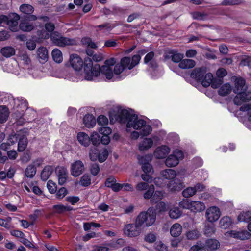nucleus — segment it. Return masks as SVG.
<instances>
[{"instance_id":"f257e3e1","label":"nucleus","mask_w":251,"mask_h":251,"mask_svg":"<svg viewBox=\"0 0 251 251\" xmlns=\"http://www.w3.org/2000/svg\"><path fill=\"white\" fill-rule=\"evenodd\" d=\"M67 67L72 68L78 75L85 74L87 80H92L98 75L105 76L108 80L115 81L118 78L115 77L113 73V66L114 64H105L100 66L99 64H66Z\"/></svg>"},{"instance_id":"f03ea898","label":"nucleus","mask_w":251,"mask_h":251,"mask_svg":"<svg viewBox=\"0 0 251 251\" xmlns=\"http://www.w3.org/2000/svg\"><path fill=\"white\" fill-rule=\"evenodd\" d=\"M130 120L126 124L127 130L129 131V128H133L135 130H140L141 136L148 135L152 130L151 126L147 125L146 122L134 114L131 117Z\"/></svg>"},{"instance_id":"7ed1b4c3","label":"nucleus","mask_w":251,"mask_h":251,"mask_svg":"<svg viewBox=\"0 0 251 251\" xmlns=\"http://www.w3.org/2000/svg\"><path fill=\"white\" fill-rule=\"evenodd\" d=\"M156 213L152 209L149 208L146 212H141L136 217V219L143 229L145 227H149L155 222Z\"/></svg>"},{"instance_id":"20e7f679","label":"nucleus","mask_w":251,"mask_h":251,"mask_svg":"<svg viewBox=\"0 0 251 251\" xmlns=\"http://www.w3.org/2000/svg\"><path fill=\"white\" fill-rule=\"evenodd\" d=\"M143 229L136 219L134 223L126 224L125 226L123 231L125 235L128 237H135L139 236Z\"/></svg>"},{"instance_id":"39448f33","label":"nucleus","mask_w":251,"mask_h":251,"mask_svg":"<svg viewBox=\"0 0 251 251\" xmlns=\"http://www.w3.org/2000/svg\"><path fill=\"white\" fill-rule=\"evenodd\" d=\"M183 152L181 150L176 149L166 159L165 164L169 167H175L179 163L180 160L183 158Z\"/></svg>"},{"instance_id":"423d86ee","label":"nucleus","mask_w":251,"mask_h":251,"mask_svg":"<svg viewBox=\"0 0 251 251\" xmlns=\"http://www.w3.org/2000/svg\"><path fill=\"white\" fill-rule=\"evenodd\" d=\"M163 56L165 61L171 59L173 63H181L183 60L184 54L178 53L176 50H170L166 51Z\"/></svg>"},{"instance_id":"0eeeda50","label":"nucleus","mask_w":251,"mask_h":251,"mask_svg":"<svg viewBox=\"0 0 251 251\" xmlns=\"http://www.w3.org/2000/svg\"><path fill=\"white\" fill-rule=\"evenodd\" d=\"M221 215V212L218 207L212 206L208 208L206 211L205 216L207 220L211 223L218 220Z\"/></svg>"},{"instance_id":"6e6552de","label":"nucleus","mask_w":251,"mask_h":251,"mask_svg":"<svg viewBox=\"0 0 251 251\" xmlns=\"http://www.w3.org/2000/svg\"><path fill=\"white\" fill-rule=\"evenodd\" d=\"M20 20V16L16 13H11L8 16V20L6 24L9 26V28L12 32L18 30V21Z\"/></svg>"},{"instance_id":"1a4fd4ad","label":"nucleus","mask_w":251,"mask_h":251,"mask_svg":"<svg viewBox=\"0 0 251 251\" xmlns=\"http://www.w3.org/2000/svg\"><path fill=\"white\" fill-rule=\"evenodd\" d=\"M251 100V91L245 90L236 95L234 98V103L237 105H241L243 103Z\"/></svg>"},{"instance_id":"9d476101","label":"nucleus","mask_w":251,"mask_h":251,"mask_svg":"<svg viewBox=\"0 0 251 251\" xmlns=\"http://www.w3.org/2000/svg\"><path fill=\"white\" fill-rule=\"evenodd\" d=\"M84 170V165L80 160H76L71 164V174L75 177L80 176L83 173Z\"/></svg>"},{"instance_id":"9b49d317","label":"nucleus","mask_w":251,"mask_h":251,"mask_svg":"<svg viewBox=\"0 0 251 251\" xmlns=\"http://www.w3.org/2000/svg\"><path fill=\"white\" fill-rule=\"evenodd\" d=\"M55 172L58 177L59 184L63 185L68 178V173L67 169L63 167H57L56 168Z\"/></svg>"},{"instance_id":"f8f14e48","label":"nucleus","mask_w":251,"mask_h":251,"mask_svg":"<svg viewBox=\"0 0 251 251\" xmlns=\"http://www.w3.org/2000/svg\"><path fill=\"white\" fill-rule=\"evenodd\" d=\"M55 40L56 42L54 44L59 47H64L66 46H72L76 44V40L75 39L69 38L63 36Z\"/></svg>"},{"instance_id":"ddd939ff","label":"nucleus","mask_w":251,"mask_h":251,"mask_svg":"<svg viewBox=\"0 0 251 251\" xmlns=\"http://www.w3.org/2000/svg\"><path fill=\"white\" fill-rule=\"evenodd\" d=\"M207 72V68L205 67L196 68L191 72L190 76L198 81H201Z\"/></svg>"},{"instance_id":"4468645a","label":"nucleus","mask_w":251,"mask_h":251,"mask_svg":"<svg viewBox=\"0 0 251 251\" xmlns=\"http://www.w3.org/2000/svg\"><path fill=\"white\" fill-rule=\"evenodd\" d=\"M234 82V87L233 90L234 93L237 94L247 90V86H245V81L244 79L237 77L235 79Z\"/></svg>"},{"instance_id":"2eb2a0df","label":"nucleus","mask_w":251,"mask_h":251,"mask_svg":"<svg viewBox=\"0 0 251 251\" xmlns=\"http://www.w3.org/2000/svg\"><path fill=\"white\" fill-rule=\"evenodd\" d=\"M170 151V148L165 145L157 148L154 152V155L156 158L162 159L165 158Z\"/></svg>"},{"instance_id":"dca6fc26","label":"nucleus","mask_w":251,"mask_h":251,"mask_svg":"<svg viewBox=\"0 0 251 251\" xmlns=\"http://www.w3.org/2000/svg\"><path fill=\"white\" fill-rule=\"evenodd\" d=\"M133 115V114H131L126 109H122L119 113L117 120H118L120 123H126L127 124L128 122L131 118V116Z\"/></svg>"},{"instance_id":"f3484780","label":"nucleus","mask_w":251,"mask_h":251,"mask_svg":"<svg viewBox=\"0 0 251 251\" xmlns=\"http://www.w3.org/2000/svg\"><path fill=\"white\" fill-rule=\"evenodd\" d=\"M19 135V133L10 134L7 139V142L6 143H3L1 144V149L6 151L9 148L10 146L15 144L18 140Z\"/></svg>"},{"instance_id":"a211bd4d","label":"nucleus","mask_w":251,"mask_h":251,"mask_svg":"<svg viewBox=\"0 0 251 251\" xmlns=\"http://www.w3.org/2000/svg\"><path fill=\"white\" fill-rule=\"evenodd\" d=\"M205 250L208 251H215L220 247L219 242L214 239H209L206 241L205 244H204Z\"/></svg>"},{"instance_id":"6ab92c4d","label":"nucleus","mask_w":251,"mask_h":251,"mask_svg":"<svg viewBox=\"0 0 251 251\" xmlns=\"http://www.w3.org/2000/svg\"><path fill=\"white\" fill-rule=\"evenodd\" d=\"M79 143L85 147L88 146L90 144V137L84 132H79L77 136Z\"/></svg>"},{"instance_id":"aec40b11","label":"nucleus","mask_w":251,"mask_h":251,"mask_svg":"<svg viewBox=\"0 0 251 251\" xmlns=\"http://www.w3.org/2000/svg\"><path fill=\"white\" fill-rule=\"evenodd\" d=\"M18 151H23L27 147V139L24 134H19L18 138Z\"/></svg>"},{"instance_id":"412c9836","label":"nucleus","mask_w":251,"mask_h":251,"mask_svg":"<svg viewBox=\"0 0 251 251\" xmlns=\"http://www.w3.org/2000/svg\"><path fill=\"white\" fill-rule=\"evenodd\" d=\"M206 208L205 204L200 201H192L191 211L194 212H200Z\"/></svg>"},{"instance_id":"4be33fe9","label":"nucleus","mask_w":251,"mask_h":251,"mask_svg":"<svg viewBox=\"0 0 251 251\" xmlns=\"http://www.w3.org/2000/svg\"><path fill=\"white\" fill-rule=\"evenodd\" d=\"M153 145V141L151 138H145L139 145V149L144 151L151 148Z\"/></svg>"},{"instance_id":"5701e85b","label":"nucleus","mask_w":251,"mask_h":251,"mask_svg":"<svg viewBox=\"0 0 251 251\" xmlns=\"http://www.w3.org/2000/svg\"><path fill=\"white\" fill-rule=\"evenodd\" d=\"M83 123L87 127L90 128L95 126L96 120L92 115L87 114L83 118Z\"/></svg>"},{"instance_id":"b1692460","label":"nucleus","mask_w":251,"mask_h":251,"mask_svg":"<svg viewBox=\"0 0 251 251\" xmlns=\"http://www.w3.org/2000/svg\"><path fill=\"white\" fill-rule=\"evenodd\" d=\"M38 57L42 61L47 62L48 60V51L46 47H39L37 51Z\"/></svg>"},{"instance_id":"393cba45","label":"nucleus","mask_w":251,"mask_h":251,"mask_svg":"<svg viewBox=\"0 0 251 251\" xmlns=\"http://www.w3.org/2000/svg\"><path fill=\"white\" fill-rule=\"evenodd\" d=\"M182 231L181 226L178 223L174 224L170 229V233L174 237L179 236Z\"/></svg>"},{"instance_id":"a878e982","label":"nucleus","mask_w":251,"mask_h":251,"mask_svg":"<svg viewBox=\"0 0 251 251\" xmlns=\"http://www.w3.org/2000/svg\"><path fill=\"white\" fill-rule=\"evenodd\" d=\"M53 168L51 166H46L41 174V178L43 181H46L52 174Z\"/></svg>"},{"instance_id":"bb28decb","label":"nucleus","mask_w":251,"mask_h":251,"mask_svg":"<svg viewBox=\"0 0 251 251\" xmlns=\"http://www.w3.org/2000/svg\"><path fill=\"white\" fill-rule=\"evenodd\" d=\"M232 90V87L229 83H226L222 85L219 90L218 94L222 96H226L228 95Z\"/></svg>"},{"instance_id":"cd10ccee","label":"nucleus","mask_w":251,"mask_h":251,"mask_svg":"<svg viewBox=\"0 0 251 251\" xmlns=\"http://www.w3.org/2000/svg\"><path fill=\"white\" fill-rule=\"evenodd\" d=\"M0 52L3 56L8 58L15 54V50L12 47L6 46L1 48Z\"/></svg>"},{"instance_id":"c85d7f7f","label":"nucleus","mask_w":251,"mask_h":251,"mask_svg":"<svg viewBox=\"0 0 251 251\" xmlns=\"http://www.w3.org/2000/svg\"><path fill=\"white\" fill-rule=\"evenodd\" d=\"M146 157L147 156L139 158V161L142 164V169L143 171L146 174L151 173L153 172L151 165L149 163L144 162Z\"/></svg>"},{"instance_id":"c756f323","label":"nucleus","mask_w":251,"mask_h":251,"mask_svg":"<svg viewBox=\"0 0 251 251\" xmlns=\"http://www.w3.org/2000/svg\"><path fill=\"white\" fill-rule=\"evenodd\" d=\"M20 29L25 32H30L33 30L34 26L32 24H30L25 21H22L19 25Z\"/></svg>"},{"instance_id":"7c9ffc66","label":"nucleus","mask_w":251,"mask_h":251,"mask_svg":"<svg viewBox=\"0 0 251 251\" xmlns=\"http://www.w3.org/2000/svg\"><path fill=\"white\" fill-rule=\"evenodd\" d=\"M52 59L55 63H61L63 61L62 52L58 49H53L51 52Z\"/></svg>"},{"instance_id":"2f4dec72","label":"nucleus","mask_w":251,"mask_h":251,"mask_svg":"<svg viewBox=\"0 0 251 251\" xmlns=\"http://www.w3.org/2000/svg\"><path fill=\"white\" fill-rule=\"evenodd\" d=\"M161 175L164 178L167 179H173L176 176V171L171 169L162 171Z\"/></svg>"},{"instance_id":"473e14b6","label":"nucleus","mask_w":251,"mask_h":251,"mask_svg":"<svg viewBox=\"0 0 251 251\" xmlns=\"http://www.w3.org/2000/svg\"><path fill=\"white\" fill-rule=\"evenodd\" d=\"M8 109L5 106H0V123L5 122L9 116Z\"/></svg>"},{"instance_id":"72a5a7b5","label":"nucleus","mask_w":251,"mask_h":251,"mask_svg":"<svg viewBox=\"0 0 251 251\" xmlns=\"http://www.w3.org/2000/svg\"><path fill=\"white\" fill-rule=\"evenodd\" d=\"M213 78V75L210 73H206L203 78L201 80V84L204 87H207L211 84Z\"/></svg>"},{"instance_id":"f704fd0d","label":"nucleus","mask_w":251,"mask_h":251,"mask_svg":"<svg viewBox=\"0 0 251 251\" xmlns=\"http://www.w3.org/2000/svg\"><path fill=\"white\" fill-rule=\"evenodd\" d=\"M231 218L228 216L223 217L220 221V226L221 228L226 229L228 228L232 224Z\"/></svg>"},{"instance_id":"c9c22d12","label":"nucleus","mask_w":251,"mask_h":251,"mask_svg":"<svg viewBox=\"0 0 251 251\" xmlns=\"http://www.w3.org/2000/svg\"><path fill=\"white\" fill-rule=\"evenodd\" d=\"M20 10L21 12L27 14H31L34 10V7L29 4H23L20 6Z\"/></svg>"},{"instance_id":"e433bc0d","label":"nucleus","mask_w":251,"mask_h":251,"mask_svg":"<svg viewBox=\"0 0 251 251\" xmlns=\"http://www.w3.org/2000/svg\"><path fill=\"white\" fill-rule=\"evenodd\" d=\"M182 215V212L178 207H173L169 212V215L171 219H176Z\"/></svg>"},{"instance_id":"4c0bfd02","label":"nucleus","mask_w":251,"mask_h":251,"mask_svg":"<svg viewBox=\"0 0 251 251\" xmlns=\"http://www.w3.org/2000/svg\"><path fill=\"white\" fill-rule=\"evenodd\" d=\"M19 67L18 64H15V65H13V64H5L4 65L2 66L4 71L12 73L17 72Z\"/></svg>"},{"instance_id":"58836bf2","label":"nucleus","mask_w":251,"mask_h":251,"mask_svg":"<svg viewBox=\"0 0 251 251\" xmlns=\"http://www.w3.org/2000/svg\"><path fill=\"white\" fill-rule=\"evenodd\" d=\"M239 222H249L251 220V211L243 212L238 217Z\"/></svg>"},{"instance_id":"ea45409f","label":"nucleus","mask_w":251,"mask_h":251,"mask_svg":"<svg viewBox=\"0 0 251 251\" xmlns=\"http://www.w3.org/2000/svg\"><path fill=\"white\" fill-rule=\"evenodd\" d=\"M36 173V168L33 165H28L25 169V174L27 177H33Z\"/></svg>"},{"instance_id":"a19ab883","label":"nucleus","mask_w":251,"mask_h":251,"mask_svg":"<svg viewBox=\"0 0 251 251\" xmlns=\"http://www.w3.org/2000/svg\"><path fill=\"white\" fill-rule=\"evenodd\" d=\"M182 194L186 198L191 197L196 194L195 189L193 187H188L182 191Z\"/></svg>"},{"instance_id":"79ce46f5","label":"nucleus","mask_w":251,"mask_h":251,"mask_svg":"<svg viewBox=\"0 0 251 251\" xmlns=\"http://www.w3.org/2000/svg\"><path fill=\"white\" fill-rule=\"evenodd\" d=\"M108 156V151L104 149L99 151L98 159L100 162L105 161Z\"/></svg>"},{"instance_id":"37998d69","label":"nucleus","mask_w":251,"mask_h":251,"mask_svg":"<svg viewBox=\"0 0 251 251\" xmlns=\"http://www.w3.org/2000/svg\"><path fill=\"white\" fill-rule=\"evenodd\" d=\"M155 188L153 185H150V187L147 189V191L144 194V198L145 199H151L154 192Z\"/></svg>"},{"instance_id":"c03bdc74","label":"nucleus","mask_w":251,"mask_h":251,"mask_svg":"<svg viewBox=\"0 0 251 251\" xmlns=\"http://www.w3.org/2000/svg\"><path fill=\"white\" fill-rule=\"evenodd\" d=\"M192 18L194 19L198 20H204L206 19L207 14L199 11H195L191 13Z\"/></svg>"},{"instance_id":"a18cd8bd","label":"nucleus","mask_w":251,"mask_h":251,"mask_svg":"<svg viewBox=\"0 0 251 251\" xmlns=\"http://www.w3.org/2000/svg\"><path fill=\"white\" fill-rule=\"evenodd\" d=\"M99 151L95 147H93L90 149L89 152V157L92 161H95L97 160L98 157Z\"/></svg>"},{"instance_id":"49530a36","label":"nucleus","mask_w":251,"mask_h":251,"mask_svg":"<svg viewBox=\"0 0 251 251\" xmlns=\"http://www.w3.org/2000/svg\"><path fill=\"white\" fill-rule=\"evenodd\" d=\"M154 193V194L151 200V201L152 203H157L163 198V194L162 192L160 191H156Z\"/></svg>"},{"instance_id":"de8ad7c7","label":"nucleus","mask_w":251,"mask_h":251,"mask_svg":"<svg viewBox=\"0 0 251 251\" xmlns=\"http://www.w3.org/2000/svg\"><path fill=\"white\" fill-rule=\"evenodd\" d=\"M184 187L182 183H177L176 182L170 183L169 188L172 191H179Z\"/></svg>"},{"instance_id":"09e8293b","label":"nucleus","mask_w":251,"mask_h":251,"mask_svg":"<svg viewBox=\"0 0 251 251\" xmlns=\"http://www.w3.org/2000/svg\"><path fill=\"white\" fill-rule=\"evenodd\" d=\"M90 141L94 145H97L100 143V136L97 132H93L91 135Z\"/></svg>"},{"instance_id":"8fccbe9b","label":"nucleus","mask_w":251,"mask_h":251,"mask_svg":"<svg viewBox=\"0 0 251 251\" xmlns=\"http://www.w3.org/2000/svg\"><path fill=\"white\" fill-rule=\"evenodd\" d=\"M188 251H205L204 245L200 242L192 246Z\"/></svg>"},{"instance_id":"3c124183","label":"nucleus","mask_w":251,"mask_h":251,"mask_svg":"<svg viewBox=\"0 0 251 251\" xmlns=\"http://www.w3.org/2000/svg\"><path fill=\"white\" fill-rule=\"evenodd\" d=\"M79 183L83 186H88L91 183L90 176L88 175H84L81 177Z\"/></svg>"},{"instance_id":"603ef678","label":"nucleus","mask_w":251,"mask_h":251,"mask_svg":"<svg viewBox=\"0 0 251 251\" xmlns=\"http://www.w3.org/2000/svg\"><path fill=\"white\" fill-rule=\"evenodd\" d=\"M242 2V0H224L220 5L223 6L239 5Z\"/></svg>"},{"instance_id":"864d4df0","label":"nucleus","mask_w":251,"mask_h":251,"mask_svg":"<svg viewBox=\"0 0 251 251\" xmlns=\"http://www.w3.org/2000/svg\"><path fill=\"white\" fill-rule=\"evenodd\" d=\"M192 201H190L188 200L183 199L179 202V206L183 209H189L191 210Z\"/></svg>"},{"instance_id":"5fc2aeb1","label":"nucleus","mask_w":251,"mask_h":251,"mask_svg":"<svg viewBox=\"0 0 251 251\" xmlns=\"http://www.w3.org/2000/svg\"><path fill=\"white\" fill-rule=\"evenodd\" d=\"M187 237L190 240H196L200 235V232L197 230H192L187 233Z\"/></svg>"},{"instance_id":"6e6d98bb","label":"nucleus","mask_w":251,"mask_h":251,"mask_svg":"<svg viewBox=\"0 0 251 251\" xmlns=\"http://www.w3.org/2000/svg\"><path fill=\"white\" fill-rule=\"evenodd\" d=\"M68 63H84L82 59L77 54L73 53L70 55Z\"/></svg>"},{"instance_id":"4d7b16f0","label":"nucleus","mask_w":251,"mask_h":251,"mask_svg":"<svg viewBox=\"0 0 251 251\" xmlns=\"http://www.w3.org/2000/svg\"><path fill=\"white\" fill-rule=\"evenodd\" d=\"M203 231L204 234L206 235L207 236H210L213 233H214L215 231V228L214 226H213L206 225L205 226Z\"/></svg>"},{"instance_id":"13d9d810","label":"nucleus","mask_w":251,"mask_h":251,"mask_svg":"<svg viewBox=\"0 0 251 251\" xmlns=\"http://www.w3.org/2000/svg\"><path fill=\"white\" fill-rule=\"evenodd\" d=\"M240 111L247 112L249 120L251 121V103L246 104L240 108Z\"/></svg>"},{"instance_id":"bf43d9fd","label":"nucleus","mask_w":251,"mask_h":251,"mask_svg":"<svg viewBox=\"0 0 251 251\" xmlns=\"http://www.w3.org/2000/svg\"><path fill=\"white\" fill-rule=\"evenodd\" d=\"M126 68L125 64H116L114 67V73L116 75L120 74Z\"/></svg>"},{"instance_id":"052dcab7","label":"nucleus","mask_w":251,"mask_h":251,"mask_svg":"<svg viewBox=\"0 0 251 251\" xmlns=\"http://www.w3.org/2000/svg\"><path fill=\"white\" fill-rule=\"evenodd\" d=\"M68 194V191L65 187L60 188L56 193V197L58 199L63 198Z\"/></svg>"},{"instance_id":"680f3d73","label":"nucleus","mask_w":251,"mask_h":251,"mask_svg":"<svg viewBox=\"0 0 251 251\" xmlns=\"http://www.w3.org/2000/svg\"><path fill=\"white\" fill-rule=\"evenodd\" d=\"M238 239L240 240H246L251 237V234L246 230L238 231Z\"/></svg>"},{"instance_id":"e2e57ef3","label":"nucleus","mask_w":251,"mask_h":251,"mask_svg":"<svg viewBox=\"0 0 251 251\" xmlns=\"http://www.w3.org/2000/svg\"><path fill=\"white\" fill-rule=\"evenodd\" d=\"M149 187L150 185L148 183L140 182L136 184V189L138 191H143L147 190Z\"/></svg>"},{"instance_id":"0e129e2a","label":"nucleus","mask_w":251,"mask_h":251,"mask_svg":"<svg viewBox=\"0 0 251 251\" xmlns=\"http://www.w3.org/2000/svg\"><path fill=\"white\" fill-rule=\"evenodd\" d=\"M47 187L49 192L51 194L54 193L56 191V184L51 180H49L48 181Z\"/></svg>"},{"instance_id":"69168bd1","label":"nucleus","mask_w":251,"mask_h":251,"mask_svg":"<svg viewBox=\"0 0 251 251\" xmlns=\"http://www.w3.org/2000/svg\"><path fill=\"white\" fill-rule=\"evenodd\" d=\"M53 210L57 213H62L65 211V206L62 204L54 205L53 206Z\"/></svg>"},{"instance_id":"338daca9","label":"nucleus","mask_w":251,"mask_h":251,"mask_svg":"<svg viewBox=\"0 0 251 251\" xmlns=\"http://www.w3.org/2000/svg\"><path fill=\"white\" fill-rule=\"evenodd\" d=\"M90 171L93 176H97L100 172L99 165L97 163L93 164L91 166Z\"/></svg>"},{"instance_id":"774afa93","label":"nucleus","mask_w":251,"mask_h":251,"mask_svg":"<svg viewBox=\"0 0 251 251\" xmlns=\"http://www.w3.org/2000/svg\"><path fill=\"white\" fill-rule=\"evenodd\" d=\"M115 182H116V180L115 177L111 176L106 179L105 182V185L107 187L111 188Z\"/></svg>"}]
</instances>
